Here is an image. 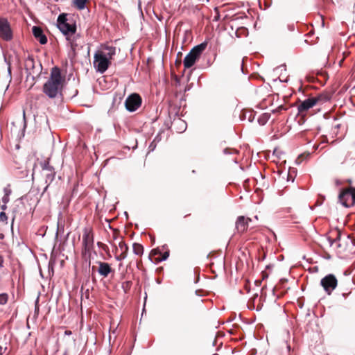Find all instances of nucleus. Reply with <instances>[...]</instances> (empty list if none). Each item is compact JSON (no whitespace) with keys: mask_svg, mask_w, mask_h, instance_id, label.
I'll list each match as a JSON object with an SVG mask.
<instances>
[{"mask_svg":"<svg viewBox=\"0 0 355 355\" xmlns=\"http://www.w3.org/2000/svg\"><path fill=\"white\" fill-rule=\"evenodd\" d=\"M62 81L63 78L61 75L60 69L58 67H53L49 78L43 85V93L49 98H55L58 95L61 96Z\"/></svg>","mask_w":355,"mask_h":355,"instance_id":"obj_1","label":"nucleus"},{"mask_svg":"<svg viewBox=\"0 0 355 355\" xmlns=\"http://www.w3.org/2000/svg\"><path fill=\"white\" fill-rule=\"evenodd\" d=\"M57 27L60 32L66 37V40L70 43L71 46H76V40L80 37V35H75L77 30L76 22L67 18V14L62 13L57 19Z\"/></svg>","mask_w":355,"mask_h":355,"instance_id":"obj_2","label":"nucleus"},{"mask_svg":"<svg viewBox=\"0 0 355 355\" xmlns=\"http://www.w3.org/2000/svg\"><path fill=\"white\" fill-rule=\"evenodd\" d=\"M207 42H203L193 47L183 60L184 68L189 69L193 67L199 60L202 53L207 46Z\"/></svg>","mask_w":355,"mask_h":355,"instance_id":"obj_3","label":"nucleus"},{"mask_svg":"<svg viewBox=\"0 0 355 355\" xmlns=\"http://www.w3.org/2000/svg\"><path fill=\"white\" fill-rule=\"evenodd\" d=\"M110 61L109 58L104 53L96 51L94 55V66L96 71L103 73L108 69Z\"/></svg>","mask_w":355,"mask_h":355,"instance_id":"obj_4","label":"nucleus"},{"mask_svg":"<svg viewBox=\"0 0 355 355\" xmlns=\"http://www.w3.org/2000/svg\"><path fill=\"white\" fill-rule=\"evenodd\" d=\"M94 246V236L90 228L85 227L83 234V253H90Z\"/></svg>","mask_w":355,"mask_h":355,"instance_id":"obj_5","label":"nucleus"},{"mask_svg":"<svg viewBox=\"0 0 355 355\" xmlns=\"http://www.w3.org/2000/svg\"><path fill=\"white\" fill-rule=\"evenodd\" d=\"M141 98L139 94L132 93L125 101V107L128 112L136 111L141 105Z\"/></svg>","mask_w":355,"mask_h":355,"instance_id":"obj_6","label":"nucleus"},{"mask_svg":"<svg viewBox=\"0 0 355 355\" xmlns=\"http://www.w3.org/2000/svg\"><path fill=\"white\" fill-rule=\"evenodd\" d=\"M338 280L334 275L329 274L323 277L320 281V285L323 287L327 295H331L332 291L336 288Z\"/></svg>","mask_w":355,"mask_h":355,"instance_id":"obj_7","label":"nucleus"},{"mask_svg":"<svg viewBox=\"0 0 355 355\" xmlns=\"http://www.w3.org/2000/svg\"><path fill=\"white\" fill-rule=\"evenodd\" d=\"M0 37L6 41H10L12 38V31L6 18H0Z\"/></svg>","mask_w":355,"mask_h":355,"instance_id":"obj_8","label":"nucleus"},{"mask_svg":"<svg viewBox=\"0 0 355 355\" xmlns=\"http://www.w3.org/2000/svg\"><path fill=\"white\" fill-rule=\"evenodd\" d=\"M319 101H320V96L305 99L297 107L298 114H302L313 107Z\"/></svg>","mask_w":355,"mask_h":355,"instance_id":"obj_9","label":"nucleus"},{"mask_svg":"<svg viewBox=\"0 0 355 355\" xmlns=\"http://www.w3.org/2000/svg\"><path fill=\"white\" fill-rule=\"evenodd\" d=\"M251 221L252 219L250 218H246L244 216H239L235 223V227L237 232L242 233L245 231Z\"/></svg>","mask_w":355,"mask_h":355,"instance_id":"obj_10","label":"nucleus"},{"mask_svg":"<svg viewBox=\"0 0 355 355\" xmlns=\"http://www.w3.org/2000/svg\"><path fill=\"white\" fill-rule=\"evenodd\" d=\"M32 32L35 39H37L41 44H46L47 43V37L41 27L34 26L32 28Z\"/></svg>","mask_w":355,"mask_h":355,"instance_id":"obj_11","label":"nucleus"},{"mask_svg":"<svg viewBox=\"0 0 355 355\" xmlns=\"http://www.w3.org/2000/svg\"><path fill=\"white\" fill-rule=\"evenodd\" d=\"M98 272L100 275L106 277L112 272L110 265L106 262L98 261Z\"/></svg>","mask_w":355,"mask_h":355,"instance_id":"obj_12","label":"nucleus"},{"mask_svg":"<svg viewBox=\"0 0 355 355\" xmlns=\"http://www.w3.org/2000/svg\"><path fill=\"white\" fill-rule=\"evenodd\" d=\"M241 120H248L249 122L252 123L255 118V113L252 110H243L241 112L239 116Z\"/></svg>","mask_w":355,"mask_h":355,"instance_id":"obj_13","label":"nucleus"},{"mask_svg":"<svg viewBox=\"0 0 355 355\" xmlns=\"http://www.w3.org/2000/svg\"><path fill=\"white\" fill-rule=\"evenodd\" d=\"M173 124L177 125V131L178 132H183L187 129V123L180 118L174 119Z\"/></svg>","mask_w":355,"mask_h":355,"instance_id":"obj_14","label":"nucleus"},{"mask_svg":"<svg viewBox=\"0 0 355 355\" xmlns=\"http://www.w3.org/2000/svg\"><path fill=\"white\" fill-rule=\"evenodd\" d=\"M349 192H345V191H341L338 196L339 202L345 207H349V205L347 204V200L349 198Z\"/></svg>","mask_w":355,"mask_h":355,"instance_id":"obj_15","label":"nucleus"},{"mask_svg":"<svg viewBox=\"0 0 355 355\" xmlns=\"http://www.w3.org/2000/svg\"><path fill=\"white\" fill-rule=\"evenodd\" d=\"M133 252L135 254L141 256L144 253V248L141 244L135 243L132 245Z\"/></svg>","mask_w":355,"mask_h":355,"instance_id":"obj_16","label":"nucleus"},{"mask_svg":"<svg viewBox=\"0 0 355 355\" xmlns=\"http://www.w3.org/2000/svg\"><path fill=\"white\" fill-rule=\"evenodd\" d=\"M270 118V113H263L258 119V123L261 125H265Z\"/></svg>","mask_w":355,"mask_h":355,"instance_id":"obj_17","label":"nucleus"},{"mask_svg":"<svg viewBox=\"0 0 355 355\" xmlns=\"http://www.w3.org/2000/svg\"><path fill=\"white\" fill-rule=\"evenodd\" d=\"M55 176V172L53 171V172H49L48 174L46 175V183H47V185L44 188V191L47 189L49 185L54 180Z\"/></svg>","mask_w":355,"mask_h":355,"instance_id":"obj_18","label":"nucleus"},{"mask_svg":"<svg viewBox=\"0 0 355 355\" xmlns=\"http://www.w3.org/2000/svg\"><path fill=\"white\" fill-rule=\"evenodd\" d=\"M88 0H73V4L78 10H83Z\"/></svg>","mask_w":355,"mask_h":355,"instance_id":"obj_19","label":"nucleus"},{"mask_svg":"<svg viewBox=\"0 0 355 355\" xmlns=\"http://www.w3.org/2000/svg\"><path fill=\"white\" fill-rule=\"evenodd\" d=\"M169 257V251L167 250L164 253L159 254V257L155 259V262L159 263L164 261H166Z\"/></svg>","mask_w":355,"mask_h":355,"instance_id":"obj_20","label":"nucleus"},{"mask_svg":"<svg viewBox=\"0 0 355 355\" xmlns=\"http://www.w3.org/2000/svg\"><path fill=\"white\" fill-rule=\"evenodd\" d=\"M41 166L42 170H45L49 172H53V171H54L53 166L50 165L49 160H46L44 162L41 163Z\"/></svg>","mask_w":355,"mask_h":355,"instance_id":"obj_21","label":"nucleus"},{"mask_svg":"<svg viewBox=\"0 0 355 355\" xmlns=\"http://www.w3.org/2000/svg\"><path fill=\"white\" fill-rule=\"evenodd\" d=\"M105 49L108 51L107 53L105 54L109 58V60L112 58L113 55L116 53V49L113 46H105Z\"/></svg>","mask_w":355,"mask_h":355,"instance_id":"obj_22","label":"nucleus"},{"mask_svg":"<svg viewBox=\"0 0 355 355\" xmlns=\"http://www.w3.org/2000/svg\"><path fill=\"white\" fill-rule=\"evenodd\" d=\"M119 248H120V250L121 251V253H125V254L128 255V246L125 242H123V241L119 242Z\"/></svg>","mask_w":355,"mask_h":355,"instance_id":"obj_23","label":"nucleus"},{"mask_svg":"<svg viewBox=\"0 0 355 355\" xmlns=\"http://www.w3.org/2000/svg\"><path fill=\"white\" fill-rule=\"evenodd\" d=\"M132 282L130 281H125L122 283L121 288H123L125 293H127L130 289Z\"/></svg>","mask_w":355,"mask_h":355,"instance_id":"obj_24","label":"nucleus"},{"mask_svg":"<svg viewBox=\"0 0 355 355\" xmlns=\"http://www.w3.org/2000/svg\"><path fill=\"white\" fill-rule=\"evenodd\" d=\"M345 192H349V198H351L352 200V205L355 204V188L352 187L350 190L346 191Z\"/></svg>","mask_w":355,"mask_h":355,"instance_id":"obj_25","label":"nucleus"},{"mask_svg":"<svg viewBox=\"0 0 355 355\" xmlns=\"http://www.w3.org/2000/svg\"><path fill=\"white\" fill-rule=\"evenodd\" d=\"M8 302V295L6 293L0 294V304L3 305Z\"/></svg>","mask_w":355,"mask_h":355,"instance_id":"obj_26","label":"nucleus"},{"mask_svg":"<svg viewBox=\"0 0 355 355\" xmlns=\"http://www.w3.org/2000/svg\"><path fill=\"white\" fill-rule=\"evenodd\" d=\"M223 152L224 155H232L234 153H237L238 150L230 148H226L223 149Z\"/></svg>","mask_w":355,"mask_h":355,"instance_id":"obj_27","label":"nucleus"},{"mask_svg":"<svg viewBox=\"0 0 355 355\" xmlns=\"http://www.w3.org/2000/svg\"><path fill=\"white\" fill-rule=\"evenodd\" d=\"M286 64H281L280 66H279L275 69V71L277 73H280V75H282V71H286Z\"/></svg>","mask_w":355,"mask_h":355,"instance_id":"obj_28","label":"nucleus"},{"mask_svg":"<svg viewBox=\"0 0 355 355\" xmlns=\"http://www.w3.org/2000/svg\"><path fill=\"white\" fill-rule=\"evenodd\" d=\"M8 216L4 211L0 212V221L7 223Z\"/></svg>","mask_w":355,"mask_h":355,"instance_id":"obj_29","label":"nucleus"},{"mask_svg":"<svg viewBox=\"0 0 355 355\" xmlns=\"http://www.w3.org/2000/svg\"><path fill=\"white\" fill-rule=\"evenodd\" d=\"M156 146H157V144L155 142V141H152L149 146H148V153H150V152H153L154 151V150L156 148Z\"/></svg>","mask_w":355,"mask_h":355,"instance_id":"obj_30","label":"nucleus"},{"mask_svg":"<svg viewBox=\"0 0 355 355\" xmlns=\"http://www.w3.org/2000/svg\"><path fill=\"white\" fill-rule=\"evenodd\" d=\"M286 110V107H285L284 105H279L278 106L276 109L273 110L272 112L273 113H277V112H280L282 110Z\"/></svg>","mask_w":355,"mask_h":355,"instance_id":"obj_31","label":"nucleus"},{"mask_svg":"<svg viewBox=\"0 0 355 355\" xmlns=\"http://www.w3.org/2000/svg\"><path fill=\"white\" fill-rule=\"evenodd\" d=\"M126 257H127V255L125 254V253H121L119 255L116 256L115 258L117 261H121V260L125 259Z\"/></svg>","mask_w":355,"mask_h":355,"instance_id":"obj_32","label":"nucleus"},{"mask_svg":"<svg viewBox=\"0 0 355 355\" xmlns=\"http://www.w3.org/2000/svg\"><path fill=\"white\" fill-rule=\"evenodd\" d=\"M10 200L9 196H8V193L4 195L1 198L2 203L7 204Z\"/></svg>","mask_w":355,"mask_h":355,"instance_id":"obj_33","label":"nucleus"},{"mask_svg":"<svg viewBox=\"0 0 355 355\" xmlns=\"http://www.w3.org/2000/svg\"><path fill=\"white\" fill-rule=\"evenodd\" d=\"M161 139H162L161 133L159 132L154 138L153 141H155L156 144H157L158 142H159L161 141Z\"/></svg>","mask_w":355,"mask_h":355,"instance_id":"obj_34","label":"nucleus"},{"mask_svg":"<svg viewBox=\"0 0 355 355\" xmlns=\"http://www.w3.org/2000/svg\"><path fill=\"white\" fill-rule=\"evenodd\" d=\"M28 64H31L33 68L34 67V60H33V58L28 57V58L27 60V65Z\"/></svg>","mask_w":355,"mask_h":355,"instance_id":"obj_35","label":"nucleus"},{"mask_svg":"<svg viewBox=\"0 0 355 355\" xmlns=\"http://www.w3.org/2000/svg\"><path fill=\"white\" fill-rule=\"evenodd\" d=\"M336 240V239H332L330 237L327 238V241H328L329 246H332Z\"/></svg>","mask_w":355,"mask_h":355,"instance_id":"obj_36","label":"nucleus"},{"mask_svg":"<svg viewBox=\"0 0 355 355\" xmlns=\"http://www.w3.org/2000/svg\"><path fill=\"white\" fill-rule=\"evenodd\" d=\"M151 253L154 255H159V254H161V251L157 248V249H153L152 251H151Z\"/></svg>","mask_w":355,"mask_h":355,"instance_id":"obj_37","label":"nucleus"},{"mask_svg":"<svg viewBox=\"0 0 355 355\" xmlns=\"http://www.w3.org/2000/svg\"><path fill=\"white\" fill-rule=\"evenodd\" d=\"M8 75L10 78V80L12 79V75H11V67H10V64H8Z\"/></svg>","mask_w":355,"mask_h":355,"instance_id":"obj_38","label":"nucleus"},{"mask_svg":"<svg viewBox=\"0 0 355 355\" xmlns=\"http://www.w3.org/2000/svg\"><path fill=\"white\" fill-rule=\"evenodd\" d=\"M4 193H5L4 195H6L8 193V196H9L10 195V193H11V190L9 189L5 188L4 189Z\"/></svg>","mask_w":355,"mask_h":355,"instance_id":"obj_39","label":"nucleus"},{"mask_svg":"<svg viewBox=\"0 0 355 355\" xmlns=\"http://www.w3.org/2000/svg\"><path fill=\"white\" fill-rule=\"evenodd\" d=\"M7 204H4L3 203L0 207H1V209L3 211H5L6 209H7Z\"/></svg>","mask_w":355,"mask_h":355,"instance_id":"obj_40","label":"nucleus"},{"mask_svg":"<svg viewBox=\"0 0 355 355\" xmlns=\"http://www.w3.org/2000/svg\"><path fill=\"white\" fill-rule=\"evenodd\" d=\"M3 266V259L1 256H0V268Z\"/></svg>","mask_w":355,"mask_h":355,"instance_id":"obj_41","label":"nucleus"},{"mask_svg":"<svg viewBox=\"0 0 355 355\" xmlns=\"http://www.w3.org/2000/svg\"><path fill=\"white\" fill-rule=\"evenodd\" d=\"M31 76V79L33 80L35 79V77L31 75V72H28L26 79H28V78Z\"/></svg>","mask_w":355,"mask_h":355,"instance_id":"obj_42","label":"nucleus"},{"mask_svg":"<svg viewBox=\"0 0 355 355\" xmlns=\"http://www.w3.org/2000/svg\"><path fill=\"white\" fill-rule=\"evenodd\" d=\"M78 91L77 89H76L74 92H73V94L72 96V97H75L76 96L78 95Z\"/></svg>","mask_w":355,"mask_h":355,"instance_id":"obj_43","label":"nucleus"},{"mask_svg":"<svg viewBox=\"0 0 355 355\" xmlns=\"http://www.w3.org/2000/svg\"><path fill=\"white\" fill-rule=\"evenodd\" d=\"M279 80H280L281 82L287 83V82L288 81V79L287 78H286V79H284V80H282V79H280V78H279Z\"/></svg>","mask_w":355,"mask_h":355,"instance_id":"obj_44","label":"nucleus"},{"mask_svg":"<svg viewBox=\"0 0 355 355\" xmlns=\"http://www.w3.org/2000/svg\"><path fill=\"white\" fill-rule=\"evenodd\" d=\"M60 231V227L59 225L58 226V230H57V232H56V234H55V237L57 238L58 236V232Z\"/></svg>","mask_w":355,"mask_h":355,"instance_id":"obj_45","label":"nucleus"},{"mask_svg":"<svg viewBox=\"0 0 355 355\" xmlns=\"http://www.w3.org/2000/svg\"><path fill=\"white\" fill-rule=\"evenodd\" d=\"M228 333H230V334H234V329H230L228 331Z\"/></svg>","mask_w":355,"mask_h":355,"instance_id":"obj_46","label":"nucleus"},{"mask_svg":"<svg viewBox=\"0 0 355 355\" xmlns=\"http://www.w3.org/2000/svg\"><path fill=\"white\" fill-rule=\"evenodd\" d=\"M124 215H125V216L126 219H128V212H127V211H125V212H124Z\"/></svg>","mask_w":355,"mask_h":355,"instance_id":"obj_47","label":"nucleus"},{"mask_svg":"<svg viewBox=\"0 0 355 355\" xmlns=\"http://www.w3.org/2000/svg\"><path fill=\"white\" fill-rule=\"evenodd\" d=\"M156 282H157L158 284H160L162 283V280H161V279H157L156 280Z\"/></svg>","mask_w":355,"mask_h":355,"instance_id":"obj_48","label":"nucleus"},{"mask_svg":"<svg viewBox=\"0 0 355 355\" xmlns=\"http://www.w3.org/2000/svg\"><path fill=\"white\" fill-rule=\"evenodd\" d=\"M319 148V145H314L313 148L314 150H317Z\"/></svg>","mask_w":355,"mask_h":355,"instance_id":"obj_49","label":"nucleus"},{"mask_svg":"<svg viewBox=\"0 0 355 355\" xmlns=\"http://www.w3.org/2000/svg\"><path fill=\"white\" fill-rule=\"evenodd\" d=\"M4 238V235L3 234H0V239H3Z\"/></svg>","mask_w":355,"mask_h":355,"instance_id":"obj_50","label":"nucleus"},{"mask_svg":"<svg viewBox=\"0 0 355 355\" xmlns=\"http://www.w3.org/2000/svg\"><path fill=\"white\" fill-rule=\"evenodd\" d=\"M347 295H348V294L345 293H343L342 294V295H343L345 298H346V297L347 296Z\"/></svg>","mask_w":355,"mask_h":355,"instance_id":"obj_51","label":"nucleus"},{"mask_svg":"<svg viewBox=\"0 0 355 355\" xmlns=\"http://www.w3.org/2000/svg\"><path fill=\"white\" fill-rule=\"evenodd\" d=\"M101 244H102V243H101V242H98V243H97V245H98V247H100Z\"/></svg>","mask_w":355,"mask_h":355,"instance_id":"obj_52","label":"nucleus"},{"mask_svg":"<svg viewBox=\"0 0 355 355\" xmlns=\"http://www.w3.org/2000/svg\"><path fill=\"white\" fill-rule=\"evenodd\" d=\"M139 8H141V2L139 0Z\"/></svg>","mask_w":355,"mask_h":355,"instance_id":"obj_53","label":"nucleus"},{"mask_svg":"<svg viewBox=\"0 0 355 355\" xmlns=\"http://www.w3.org/2000/svg\"><path fill=\"white\" fill-rule=\"evenodd\" d=\"M65 334H71V331H69V332H68V331H66V332H65Z\"/></svg>","mask_w":355,"mask_h":355,"instance_id":"obj_54","label":"nucleus"},{"mask_svg":"<svg viewBox=\"0 0 355 355\" xmlns=\"http://www.w3.org/2000/svg\"><path fill=\"white\" fill-rule=\"evenodd\" d=\"M14 220H15V216L12 218V225L13 224Z\"/></svg>","mask_w":355,"mask_h":355,"instance_id":"obj_55","label":"nucleus"},{"mask_svg":"<svg viewBox=\"0 0 355 355\" xmlns=\"http://www.w3.org/2000/svg\"><path fill=\"white\" fill-rule=\"evenodd\" d=\"M309 155H310V153H307V155H306V157H309Z\"/></svg>","mask_w":355,"mask_h":355,"instance_id":"obj_56","label":"nucleus"},{"mask_svg":"<svg viewBox=\"0 0 355 355\" xmlns=\"http://www.w3.org/2000/svg\"><path fill=\"white\" fill-rule=\"evenodd\" d=\"M258 297V294L257 293L254 295V297Z\"/></svg>","mask_w":355,"mask_h":355,"instance_id":"obj_57","label":"nucleus"},{"mask_svg":"<svg viewBox=\"0 0 355 355\" xmlns=\"http://www.w3.org/2000/svg\"><path fill=\"white\" fill-rule=\"evenodd\" d=\"M254 219H256V220H257V219H258L257 216H256L254 217Z\"/></svg>","mask_w":355,"mask_h":355,"instance_id":"obj_58","label":"nucleus"},{"mask_svg":"<svg viewBox=\"0 0 355 355\" xmlns=\"http://www.w3.org/2000/svg\"><path fill=\"white\" fill-rule=\"evenodd\" d=\"M147 298V295L146 294V296H145V300H146Z\"/></svg>","mask_w":355,"mask_h":355,"instance_id":"obj_59","label":"nucleus"},{"mask_svg":"<svg viewBox=\"0 0 355 355\" xmlns=\"http://www.w3.org/2000/svg\"><path fill=\"white\" fill-rule=\"evenodd\" d=\"M213 355H218V354H213Z\"/></svg>","mask_w":355,"mask_h":355,"instance_id":"obj_60","label":"nucleus"},{"mask_svg":"<svg viewBox=\"0 0 355 355\" xmlns=\"http://www.w3.org/2000/svg\"><path fill=\"white\" fill-rule=\"evenodd\" d=\"M1 347L0 346V350H1ZM0 355H1V354H0Z\"/></svg>","mask_w":355,"mask_h":355,"instance_id":"obj_61","label":"nucleus"}]
</instances>
